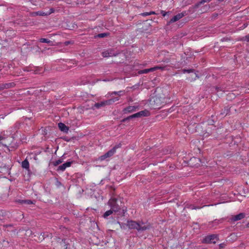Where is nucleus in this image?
Returning <instances> with one entry per match:
<instances>
[{
  "mask_svg": "<svg viewBox=\"0 0 249 249\" xmlns=\"http://www.w3.org/2000/svg\"><path fill=\"white\" fill-rule=\"evenodd\" d=\"M58 126L59 129L64 132H68V131H69V127L63 123H58Z\"/></svg>",
  "mask_w": 249,
  "mask_h": 249,
  "instance_id": "nucleus-13",
  "label": "nucleus"
},
{
  "mask_svg": "<svg viewBox=\"0 0 249 249\" xmlns=\"http://www.w3.org/2000/svg\"><path fill=\"white\" fill-rule=\"evenodd\" d=\"M149 115H150L149 111L148 110L145 109L144 110L141 111L136 113H135V114L128 117L126 119L129 120V119L134 118H138V117H141L142 116H148Z\"/></svg>",
  "mask_w": 249,
  "mask_h": 249,
  "instance_id": "nucleus-7",
  "label": "nucleus"
},
{
  "mask_svg": "<svg viewBox=\"0 0 249 249\" xmlns=\"http://www.w3.org/2000/svg\"><path fill=\"white\" fill-rule=\"evenodd\" d=\"M163 16H165V13H163Z\"/></svg>",
  "mask_w": 249,
  "mask_h": 249,
  "instance_id": "nucleus-37",
  "label": "nucleus"
},
{
  "mask_svg": "<svg viewBox=\"0 0 249 249\" xmlns=\"http://www.w3.org/2000/svg\"><path fill=\"white\" fill-rule=\"evenodd\" d=\"M161 69V67H158V66L154 67L153 68H151L150 69H144L143 70L140 71L139 73L140 74L147 73L150 71H153L157 69Z\"/></svg>",
  "mask_w": 249,
  "mask_h": 249,
  "instance_id": "nucleus-11",
  "label": "nucleus"
},
{
  "mask_svg": "<svg viewBox=\"0 0 249 249\" xmlns=\"http://www.w3.org/2000/svg\"><path fill=\"white\" fill-rule=\"evenodd\" d=\"M165 100V98L162 97H159V96H155L152 97L151 101H152L154 103H152L151 104L153 105V107L154 108H160L164 104V101Z\"/></svg>",
  "mask_w": 249,
  "mask_h": 249,
  "instance_id": "nucleus-3",
  "label": "nucleus"
},
{
  "mask_svg": "<svg viewBox=\"0 0 249 249\" xmlns=\"http://www.w3.org/2000/svg\"><path fill=\"white\" fill-rule=\"evenodd\" d=\"M120 147V144H118L117 145L113 147L111 149L109 150L108 152H107L106 153H105L104 155L101 156L99 157V160H106V159L109 158L113 156L115 153L116 152V149Z\"/></svg>",
  "mask_w": 249,
  "mask_h": 249,
  "instance_id": "nucleus-5",
  "label": "nucleus"
},
{
  "mask_svg": "<svg viewBox=\"0 0 249 249\" xmlns=\"http://www.w3.org/2000/svg\"><path fill=\"white\" fill-rule=\"evenodd\" d=\"M156 13L154 11H151L150 12H144L142 13L141 15L143 17L148 16L151 15H155Z\"/></svg>",
  "mask_w": 249,
  "mask_h": 249,
  "instance_id": "nucleus-17",
  "label": "nucleus"
},
{
  "mask_svg": "<svg viewBox=\"0 0 249 249\" xmlns=\"http://www.w3.org/2000/svg\"><path fill=\"white\" fill-rule=\"evenodd\" d=\"M211 0H202L201 2L202 3H205L210 1Z\"/></svg>",
  "mask_w": 249,
  "mask_h": 249,
  "instance_id": "nucleus-28",
  "label": "nucleus"
},
{
  "mask_svg": "<svg viewBox=\"0 0 249 249\" xmlns=\"http://www.w3.org/2000/svg\"><path fill=\"white\" fill-rule=\"evenodd\" d=\"M138 107V106H129L124 109V113H130L136 111Z\"/></svg>",
  "mask_w": 249,
  "mask_h": 249,
  "instance_id": "nucleus-12",
  "label": "nucleus"
},
{
  "mask_svg": "<svg viewBox=\"0 0 249 249\" xmlns=\"http://www.w3.org/2000/svg\"><path fill=\"white\" fill-rule=\"evenodd\" d=\"M247 227H249V223H248V224H247Z\"/></svg>",
  "mask_w": 249,
  "mask_h": 249,
  "instance_id": "nucleus-36",
  "label": "nucleus"
},
{
  "mask_svg": "<svg viewBox=\"0 0 249 249\" xmlns=\"http://www.w3.org/2000/svg\"><path fill=\"white\" fill-rule=\"evenodd\" d=\"M27 202H28V204L31 203V201L30 200H29Z\"/></svg>",
  "mask_w": 249,
  "mask_h": 249,
  "instance_id": "nucleus-34",
  "label": "nucleus"
},
{
  "mask_svg": "<svg viewBox=\"0 0 249 249\" xmlns=\"http://www.w3.org/2000/svg\"><path fill=\"white\" fill-rule=\"evenodd\" d=\"M246 27V25H245V24H244V28Z\"/></svg>",
  "mask_w": 249,
  "mask_h": 249,
  "instance_id": "nucleus-35",
  "label": "nucleus"
},
{
  "mask_svg": "<svg viewBox=\"0 0 249 249\" xmlns=\"http://www.w3.org/2000/svg\"><path fill=\"white\" fill-rule=\"evenodd\" d=\"M224 244H220L219 245V247H220V248H223L224 247Z\"/></svg>",
  "mask_w": 249,
  "mask_h": 249,
  "instance_id": "nucleus-30",
  "label": "nucleus"
},
{
  "mask_svg": "<svg viewBox=\"0 0 249 249\" xmlns=\"http://www.w3.org/2000/svg\"><path fill=\"white\" fill-rule=\"evenodd\" d=\"M71 163H72V161H67L66 162L64 163V164L66 168H67V167H70L71 166Z\"/></svg>",
  "mask_w": 249,
  "mask_h": 249,
  "instance_id": "nucleus-24",
  "label": "nucleus"
},
{
  "mask_svg": "<svg viewBox=\"0 0 249 249\" xmlns=\"http://www.w3.org/2000/svg\"><path fill=\"white\" fill-rule=\"evenodd\" d=\"M66 168L64 164L63 163V164H62L58 167L57 170L64 171L66 169Z\"/></svg>",
  "mask_w": 249,
  "mask_h": 249,
  "instance_id": "nucleus-19",
  "label": "nucleus"
},
{
  "mask_svg": "<svg viewBox=\"0 0 249 249\" xmlns=\"http://www.w3.org/2000/svg\"><path fill=\"white\" fill-rule=\"evenodd\" d=\"M191 70H183V72L185 73V72H191Z\"/></svg>",
  "mask_w": 249,
  "mask_h": 249,
  "instance_id": "nucleus-29",
  "label": "nucleus"
},
{
  "mask_svg": "<svg viewBox=\"0 0 249 249\" xmlns=\"http://www.w3.org/2000/svg\"><path fill=\"white\" fill-rule=\"evenodd\" d=\"M205 206L206 205H204V206H201V207H196L194 205H190L189 208L192 210H194V209H200Z\"/></svg>",
  "mask_w": 249,
  "mask_h": 249,
  "instance_id": "nucleus-23",
  "label": "nucleus"
},
{
  "mask_svg": "<svg viewBox=\"0 0 249 249\" xmlns=\"http://www.w3.org/2000/svg\"><path fill=\"white\" fill-rule=\"evenodd\" d=\"M106 36V34L105 33L99 34L98 35V36L99 37H104Z\"/></svg>",
  "mask_w": 249,
  "mask_h": 249,
  "instance_id": "nucleus-27",
  "label": "nucleus"
},
{
  "mask_svg": "<svg viewBox=\"0 0 249 249\" xmlns=\"http://www.w3.org/2000/svg\"><path fill=\"white\" fill-rule=\"evenodd\" d=\"M119 100V98L118 97L112 98H111V99L107 100L106 101L102 102L100 103H96V104H95V106L96 107L99 108L102 106H105L106 105H110L113 103H114V102L118 101Z\"/></svg>",
  "mask_w": 249,
  "mask_h": 249,
  "instance_id": "nucleus-8",
  "label": "nucleus"
},
{
  "mask_svg": "<svg viewBox=\"0 0 249 249\" xmlns=\"http://www.w3.org/2000/svg\"><path fill=\"white\" fill-rule=\"evenodd\" d=\"M14 140V138L12 136H8L6 138L3 137L2 134H0V144L3 146L8 147L9 146L14 147L12 144V142Z\"/></svg>",
  "mask_w": 249,
  "mask_h": 249,
  "instance_id": "nucleus-4",
  "label": "nucleus"
},
{
  "mask_svg": "<svg viewBox=\"0 0 249 249\" xmlns=\"http://www.w3.org/2000/svg\"><path fill=\"white\" fill-rule=\"evenodd\" d=\"M119 202L121 203L120 200L114 197H111L108 202V205L110 208V209L106 211L103 215L105 218H107L108 216L113 213V212L117 213V216L119 217L124 214L126 212V209H122L121 206H120Z\"/></svg>",
  "mask_w": 249,
  "mask_h": 249,
  "instance_id": "nucleus-1",
  "label": "nucleus"
},
{
  "mask_svg": "<svg viewBox=\"0 0 249 249\" xmlns=\"http://www.w3.org/2000/svg\"><path fill=\"white\" fill-rule=\"evenodd\" d=\"M124 91H119L118 92H116V91H114V92H112L111 94H110V95H112L113 94H118V95L119 96H121L122 95V93H124Z\"/></svg>",
  "mask_w": 249,
  "mask_h": 249,
  "instance_id": "nucleus-22",
  "label": "nucleus"
},
{
  "mask_svg": "<svg viewBox=\"0 0 249 249\" xmlns=\"http://www.w3.org/2000/svg\"><path fill=\"white\" fill-rule=\"evenodd\" d=\"M39 41L41 43H46L49 44L50 46H53L54 45L53 42L47 38H41L39 39Z\"/></svg>",
  "mask_w": 249,
  "mask_h": 249,
  "instance_id": "nucleus-15",
  "label": "nucleus"
},
{
  "mask_svg": "<svg viewBox=\"0 0 249 249\" xmlns=\"http://www.w3.org/2000/svg\"><path fill=\"white\" fill-rule=\"evenodd\" d=\"M127 226L129 229H136L138 231H144L150 227V224L148 223L137 222L133 220H128Z\"/></svg>",
  "mask_w": 249,
  "mask_h": 249,
  "instance_id": "nucleus-2",
  "label": "nucleus"
},
{
  "mask_svg": "<svg viewBox=\"0 0 249 249\" xmlns=\"http://www.w3.org/2000/svg\"><path fill=\"white\" fill-rule=\"evenodd\" d=\"M21 165L22 168L29 169V163L27 160H25L22 162Z\"/></svg>",
  "mask_w": 249,
  "mask_h": 249,
  "instance_id": "nucleus-16",
  "label": "nucleus"
},
{
  "mask_svg": "<svg viewBox=\"0 0 249 249\" xmlns=\"http://www.w3.org/2000/svg\"><path fill=\"white\" fill-rule=\"evenodd\" d=\"M63 162V160L58 159L53 162V164L54 166H56L59 164Z\"/></svg>",
  "mask_w": 249,
  "mask_h": 249,
  "instance_id": "nucleus-18",
  "label": "nucleus"
},
{
  "mask_svg": "<svg viewBox=\"0 0 249 249\" xmlns=\"http://www.w3.org/2000/svg\"><path fill=\"white\" fill-rule=\"evenodd\" d=\"M117 223L119 224L120 226V227L122 229H125L126 227H127V224H124L123 223H121L119 221L117 222Z\"/></svg>",
  "mask_w": 249,
  "mask_h": 249,
  "instance_id": "nucleus-20",
  "label": "nucleus"
},
{
  "mask_svg": "<svg viewBox=\"0 0 249 249\" xmlns=\"http://www.w3.org/2000/svg\"><path fill=\"white\" fill-rule=\"evenodd\" d=\"M245 217V214L243 213H240L238 214H237L231 218V220L233 221H238L243 218Z\"/></svg>",
  "mask_w": 249,
  "mask_h": 249,
  "instance_id": "nucleus-14",
  "label": "nucleus"
},
{
  "mask_svg": "<svg viewBox=\"0 0 249 249\" xmlns=\"http://www.w3.org/2000/svg\"><path fill=\"white\" fill-rule=\"evenodd\" d=\"M102 56L105 57H109V50H107V51L103 52L102 53Z\"/></svg>",
  "mask_w": 249,
  "mask_h": 249,
  "instance_id": "nucleus-21",
  "label": "nucleus"
},
{
  "mask_svg": "<svg viewBox=\"0 0 249 249\" xmlns=\"http://www.w3.org/2000/svg\"><path fill=\"white\" fill-rule=\"evenodd\" d=\"M109 57L113 56H115L116 55V54L111 50H109Z\"/></svg>",
  "mask_w": 249,
  "mask_h": 249,
  "instance_id": "nucleus-25",
  "label": "nucleus"
},
{
  "mask_svg": "<svg viewBox=\"0 0 249 249\" xmlns=\"http://www.w3.org/2000/svg\"><path fill=\"white\" fill-rule=\"evenodd\" d=\"M185 16V13H178L176 16H174L170 20V23H173L175 22L180 19H181L182 18H183Z\"/></svg>",
  "mask_w": 249,
  "mask_h": 249,
  "instance_id": "nucleus-10",
  "label": "nucleus"
},
{
  "mask_svg": "<svg viewBox=\"0 0 249 249\" xmlns=\"http://www.w3.org/2000/svg\"><path fill=\"white\" fill-rule=\"evenodd\" d=\"M7 85V84H6V85H0V90H2L4 89H5Z\"/></svg>",
  "mask_w": 249,
  "mask_h": 249,
  "instance_id": "nucleus-26",
  "label": "nucleus"
},
{
  "mask_svg": "<svg viewBox=\"0 0 249 249\" xmlns=\"http://www.w3.org/2000/svg\"><path fill=\"white\" fill-rule=\"evenodd\" d=\"M218 240V235L216 234H212L206 236L202 240L203 243H215Z\"/></svg>",
  "mask_w": 249,
  "mask_h": 249,
  "instance_id": "nucleus-6",
  "label": "nucleus"
},
{
  "mask_svg": "<svg viewBox=\"0 0 249 249\" xmlns=\"http://www.w3.org/2000/svg\"><path fill=\"white\" fill-rule=\"evenodd\" d=\"M65 242H63V241L60 243V244L62 245V244H65Z\"/></svg>",
  "mask_w": 249,
  "mask_h": 249,
  "instance_id": "nucleus-33",
  "label": "nucleus"
},
{
  "mask_svg": "<svg viewBox=\"0 0 249 249\" xmlns=\"http://www.w3.org/2000/svg\"><path fill=\"white\" fill-rule=\"evenodd\" d=\"M247 38V40H249V35L246 36Z\"/></svg>",
  "mask_w": 249,
  "mask_h": 249,
  "instance_id": "nucleus-32",
  "label": "nucleus"
},
{
  "mask_svg": "<svg viewBox=\"0 0 249 249\" xmlns=\"http://www.w3.org/2000/svg\"><path fill=\"white\" fill-rule=\"evenodd\" d=\"M41 73V71H35V73H36V74H40V73Z\"/></svg>",
  "mask_w": 249,
  "mask_h": 249,
  "instance_id": "nucleus-31",
  "label": "nucleus"
},
{
  "mask_svg": "<svg viewBox=\"0 0 249 249\" xmlns=\"http://www.w3.org/2000/svg\"><path fill=\"white\" fill-rule=\"evenodd\" d=\"M54 11V10L53 8H51L49 10V12H42L41 11L35 12H33L32 13V15L33 16H48V15H50L51 14L53 13Z\"/></svg>",
  "mask_w": 249,
  "mask_h": 249,
  "instance_id": "nucleus-9",
  "label": "nucleus"
}]
</instances>
